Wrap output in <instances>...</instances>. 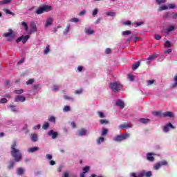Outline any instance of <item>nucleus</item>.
<instances>
[{
	"label": "nucleus",
	"instance_id": "obj_55",
	"mask_svg": "<svg viewBox=\"0 0 177 177\" xmlns=\"http://www.w3.org/2000/svg\"><path fill=\"white\" fill-rule=\"evenodd\" d=\"M154 82H155L154 80H148L147 81V85H153V84H154Z\"/></svg>",
	"mask_w": 177,
	"mask_h": 177
},
{
	"label": "nucleus",
	"instance_id": "obj_10",
	"mask_svg": "<svg viewBox=\"0 0 177 177\" xmlns=\"http://www.w3.org/2000/svg\"><path fill=\"white\" fill-rule=\"evenodd\" d=\"M162 117H169L170 118H174L175 117V115L173 112L167 111L162 113Z\"/></svg>",
	"mask_w": 177,
	"mask_h": 177
},
{
	"label": "nucleus",
	"instance_id": "obj_29",
	"mask_svg": "<svg viewBox=\"0 0 177 177\" xmlns=\"http://www.w3.org/2000/svg\"><path fill=\"white\" fill-rule=\"evenodd\" d=\"M104 142V137H100L98 139H97V145H100V143H103Z\"/></svg>",
	"mask_w": 177,
	"mask_h": 177
},
{
	"label": "nucleus",
	"instance_id": "obj_21",
	"mask_svg": "<svg viewBox=\"0 0 177 177\" xmlns=\"http://www.w3.org/2000/svg\"><path fill=\"white\" fill-rule=\"evenodd\" d=\"M177 87V73L174 76V83L171 84L170 88H176Z\"/></svg>",
	"mask_w": 177,
	"mask_h": 177
},
{
	"label": "nucleus",
	"instance_id": "obj_51",
	"mask_svg": "<svg viewBox=\"0 0 177 177\" xmlns=\"http://www.w3.org/2000/svg\"><path fill=\"white\" fill-rule=\"evenodd\" d=\"M48 128H49V123L48 122H45L43 125V129H48Z\"/></svg>",
	"mask_w": 177,
	"mask_h": 177
},
{
	"label": "nucleus",
	"instance_id": "obj_46",
	"mask_svg": "<svg viewBox=\"0 0 177 177\" xmlns=\"http://www.w3.org/2000/svg\"><path fill=\"white\" fill-rule=\"evenodd\" d=\"M159 164L160 165V167H162V165H168V162L162 160L161 162H159Z\"/></svg>",
	"mask_w": 177,
	"mask_h": 177
},
{
	"label": "nucleus",
	"instance_id": "obj_1",
	"mask_svg": "<svg viewBox=\"0 0 177 177\" xmlns=\"http://www.w3.org/2000/svg\"><path fill=\"white\" fill-rule=\"evenodd\" d=\"M16 141H14L11 145V155L15 158L16 162H19L21 160V153L20 150L16 149Z\"/></svg>",
	"mask_w": 177,
	"mask_h": 177
},
{
	"label": "nucleus",
	"instance_id": "obj_7",
	"mask_svg": "<svg viewBox=\"0 0 177 177\" xmlns=\"http://www.w3.org/2000/svg\"><path fill=\"white\" fill-rule=\"evenodd\" d=\"M29 38H30L29 35H25V36L22 35L20 37L17 39L16 42L19 43L22 41L23 44H26L27 41H28Z\"/></svg>",
	"mask_w": 177,
	"mask_h": 177
},
{
	"label": "nucleus",
	"instance_id": "obj_48",
	"mask_svg": "<svg viewBox=\"0 0 177 177\" xmlns=\"http://www.w3.org/2000/svg\"><path fill=\"white\" fill-rule=\"evenodd\" d=\"M100 122L102 124H109V120H100Z\"/></svg>",
	"mask_w": 177,
	"mask_h": 177
},
{
	"label": "nucleus",
	"instance_id": "obj_52",
	"mask_svg": "<svg viewBox=\"0 0 177 177\" xmlns=\"http://www.w3.org/2000/svg\"><path fill=\"white\" fill-rule=\"evenodd\" d=\"M98 12H99V10H97V8L94 9L93 11V16L95 17V16H96V15H97Z\"/></svg>",
	"mask_w": 177,
	"mask_h": 177
},
{
	"label": "nucleus",
	"instance_id": "obj_25",
	"mask_svg": "<svg viewBox=\"0 0 177 177\" xmlns=\"http://www.w3.org/2000/svg\"><path fill=\"white\" fill-rule=\"evenodd\" d=\"M10 2H12V0H1L0 1V5H8Z\"/></svg>",
	"mask_w": 177,
	"mask_h": 177
},
{
	"label": "nucleus",
	"instance_id": "obj_63",
	"mask_svg": "<svg viewBox=\"0 0 177 177\" xmlns=\"http://www.w3.org/2000/svg\"><path fill=\"white\" fill-rule=\"evenodd\" d=\"M171 16H172L173 19H177V14L176 13L171 14Z\"/></svg>",
	"mask_w": 177,
	"mask_h": 177
},
{
	"label": "nucleus",
	"instance_id": "obj_62",
	"mask_svg": "<svg viewBox=\"0 0 177 177\" xmlns=\"http://www.w3.org/2000/svg\"><path fill=\"white\" fill-rule=\"evenodd\" d=\"M10 109H11V111H17L16 110V106H10Z\"/></svg>",
	"mask_w": 177,
	"mask_h": 177
},
{
	"label": "nucleus",
	"instance_id": "obj_12",
	"mask_svg": "<svg viewBox=\"0 0 177 177\" xmlns=\"http://www.w3.org/2000/svg\"><path fill=\"white\" fill-rule=\"evenodd\" d=\"M15 102H26V97H24V95H17L15 97Z\"/></svg>",
	"mask_w": 177,
	"mask_h": 177
},
{
	"label": "nucleus",
	"instance_id": "obj_56",
	"mask_svg": "<svg viewBox=\"0 0 177 177\" xmlns=\"http://www.w3.org/2000/svg\"><path fill=\"white\" fill-rule=\"evenodd\" d=\"M75 93L76 95H81V93H82V89L76 90V91H75Z\"/></svg>",
	"mask_w": 177,
	"mask_h": 177
},
{
	"label": "nucleus",
	"instance_id": "obj_42",
	"mask_svg": "<svg viewBox=\"0 0 177 177\" xmlns=\"http://www.w3.org/2000/svg\"><path fill=\"white\" fill-rule=\"evenodd\" d=\"M23 92H24V91L23 89L15 91V93H16L17 95H21V93H23Z\"/></svg>",
	"mask_w": 177,
	"mask_h": 177
},
{
	"label": "nucleus",
	"instance_id": "obj_15",
	"mask_svg": "<svg viewBox=\"0 0 177 177\" xmlns=\"http://www.w3.org/2000/svg\"><path fill=\"white\" fill-rule=\"evenodd\" d=\"M84 32L87 35H92V34L95 32V30H93V29H91V28H86Z\"/></svg>",
	"mask_w": 177,
	"mask_h": 177
},
{
	"label": "nucleus",
	"instance_id": "obj_61",
	"mask_svg": "<svg viewBox=\"0 0 177 177\" xmlns=\"http://www.w3.org/2000/svg\"><path fill=\"white\" fill-rule=\"evenodd\" d=\"M40 129H41V124H37L33 127V129L35 130Z\"/></svg>",
	"mask_w": 177,
	"mask_h": 177
},
{
	"label": "nucleus",
	"instance_id": "obj_54",
	"mask_svg": "<svg viewBox=\"0 0 177 177\" xmlns=\"http://www.w3.org/2000/svg\"><path fill=\"white\" fill-rule=\"evenodd\" d=\"M0 103L1 104L8 103V100L6 98H1L0 100Z\"/></svg>",
	"mask_w": 177,
	"mask_h": 177
},
{
	"label": "nucleus",
	"instance_id": "obj_59",
	"mask_svg": "<svg viewBox=\"0 0 177 177\" xmlns=\"http://www.w3.org/2000/svg\"><path fill=\"white\" fill-rule=\"evenodd\" d=\"M123 24H124V26H131V21H126L123 23Z\"/></svg>",
	"mask_w": 177,
	"mask_h": 177
},
{
	"label": "nucleus",
	"instance_id": "obj_4",
	"mask_svg": "<svg viewBox=\"0 0 177 177\" xmlns=\"http://www.w3.org/2000/svg\"><path fill=\"white\" fill-rule=\"evenodd\" d=\"M152 173L151 171H142L140 173H131V176L132 177H143V176H146V177H150L151 176Z\"/></svg>",
	"mask_w": 177,
	"mask_h": 177
},
{
	"label": "nucleus",
	"instance_id": "obj_11",
	"mask_svg": "<svg viewBox=\"0 0 177 177\" xmlns=\"http://www.w3.org/2000/svg\"><path fill=\"white\" fill-rule=\"evenodd\" d=\"M30 32H37V24L35 22H30Z\"/></svg>",
	"mask_w": 177,
	"mask_h": 177
},
{
	"label": "nucleus",
	"instance_id": "obj_30",
	"mask_svg": "<svg viewBox=\"0 0 177 177\" xmlns=\"http://www.w3.org/2000/svg\"><path fill=\"white\" fill-rule=\"evenodd\" d=\"M48 121H50V122H53V124H55L56 122V118H55V116H50L48 118Z\"/></svg>",
	"mask_w": 177,
	"mask_h": 177
},
{
	"label": "nucleus",
	"instance_id": "obj_8",
	"mask_svg": "<svg viewBox=\"0 0 177 177\" xmlns=\"http://www.w3.org/2000/svg\"><path fill=\"white\" fill-rule=\"evenodd\" d=\"M53 24V19L51 17L48 18L46 20V22L44 24V28H48V27H50Z\"/></svg>",
	"mask_w": 177,
	"mask_h": 177
},
{
	"label": "nucleus",
	"instance_id": "obj_39",
	"mask_svg": "<svg viewBox=\"0 0 177 177\" xmlns=\"http://www.w3.org/2000/svg\"><path fill=\"white\" fill-rule=\"evenodd\" d=\"M26 85H32L34 84V79H30L26 82Z\"/></svg>",
	"mask_w": 177,
	"mask_h": 177
},
{
	"label": "nucleus",
	"instance_id": "obj_28",
	"mask_svg": "<svg viewBox=\"0 0 177 177\" xmlns=\"http://www.w3.org/2000/svg\"><path fill=\"white\" fill-rule=\"evenodd\" d=\"M21 26L23 28H24L25 31H28V25H27V23L23 21L21 22Z\"/></svg>",
	"mask_w": 177,
	"mask_h": 177
},
{
	"label": "nucleus",
	"instance_id": "obj_22",
	"mask_svg": "<svg viewBox=\"0 0 177 177\" xmlns=\"http://www.w3.org/2000/svg\"><path fill=\"white\" fill-rule=\"evenodd\" d=\"M139 66H140V62H137L136 63L133 64L131 68L133 71L137 70L139 68Z\"/></svg>",
	"mask_w": 177,
	"mask_h": 177
},
{
	"label": "nucleus",
	"instance_id": "obj_38",
	"mask_svg": "<svg viewBox=\"0 0 177 177\" xmlns=\"http://www.w3.org/2000/svg\"><path fill=\"white\" fill-rule=\"evenodd\" d=\"M165 48H171V41H166L165 43Z\"/></svg>",
	"mask_w": 177,
	"mask_h": 177
},
{
	"label": "nucleus",
	"instance_id": "obj_14",
	"mask_svg": "<svg viewBox=\"0 0 177 177\" xmlns=\"http://www.w3.org/2000/svg\"><path fill=\"white\" fill-rule=\"evenodd\" d=\"M174 30H175V26H170L167 28L165 29V34L166 35H168V34H169V32H171V31H174Z\"/></svg>",
	"mask_w": 177,
	"mask_h": 177
},
{
	"label": "nucleus",
	"instance_id": "obj_27",
	"mask_svg": "<svg viewBox=\"0 0 177 177\" xmlns=\"http://www.w3.org/2000/svg\"><path fill=\"white\" fill-rule=\"evenodd\" d=\"M3 12H4L6 15H11L12 16H14V15H15V13L12 12V11H10V10H9V9L4 8V9H3Z\"/></svg>",
	"mask_w": 177,
	"mask_h": 177
},
{
	"label": "nucleus",
	"instance_id": "obj_53",
	"mask_svg": "<svg viewBox=\"0 0 177 177\" xmlns=\"http://www.w3.org/2000/svg\"><path fill=\"white\" fill-rule=\"evenodd\" d=\"M131 34V31L126 30L122 32V35H129Z\"/></svg>",
	"mask_w": 177,
	"mask_h": 177
},
{
	"label": "nucleus",
	"instance_id": "obj_45",
	"mask_svg": "<svg viewBox=\"0 0 177 177\" xmlns=\"http://www.w3.org/2000/svg\"><path fill=\"white\" fill-rule=\"evenodd\" d=\"M71 21L72 23H78V21H80V19H78V18H72L71 19Z\"/></svg>",
	"mask_w": 177,
	"mask_h": 177
},
{
	"label": "nucleus",
	"instance_id": "obj_49",
	"mask_svg": "<svg viewBox=\"0 0 177 177\" xmlns=\"http://www.w3.org/2000/svg\"><path fill=\"white\" fill-rule=\"evenodd\" d=\"M169 9H175L176 8V6L175 4H169L167 5Z\"/></svg>",
	"mask_w": 177,
	"mask_h": 177
},
{
	"label": "nucleus",
	"instance_id": "obj_44",
	"mask_svg": "<svg viewBox=\"0 0 177 177\" xmlns=\"http://www.w3.org/2000/svg\"><path fill=\"white\" fill-rule=\"evenodd\" d=\"M107 16H111V17H114L115 16V12H108L106 13Z\"/></svg>",
	"mask_w": 177,
	"mask_h": 177
},
{
	"label": "nucleus",
	"instance_id": "obj_47",
	"mask_svg": "<svg viewBox=\"0 0 177 177\" xmlns=\"http://www.w3.org/2000/svg\"><path fill=\"white\" fill-rule=\"evenodd\" d=\"M156 2L158 5H161V3H165L167 0H156Z\"/></svg>",
	"mask_w": 177,
	"mask_h": 177
},
{
	"label": "nucleus",
	"instance_id": "obj_31",
	"mask_svg": "<svg viewBox=\"0 0 177 177\" xmlns=\"http://www.w3.org/2000/svg\"><path fill=\"white\" fill-rule=\"evenodd\" d=\"M70 27H71V25L68 24L64 32V35H67V32H68L70 31Z\"/></svg>",
	"mask_w": 177,
	"mask_h": 177
},
{
	"label": "nucleus",
	"instance_id": "obj_18",
	"mask_svg": "<svg viewBox=\"0 0 177 177\" xmlns=\"http://www.w3.org/2000/svg\"><path fill=\"white\" fill-rule=\"evenodd\" d=\"M86 135V130L85 129H82L78 131L77 136H84Z\"/></svg>",
	"mask_w": 177,
	"mask_h": 177
},
{
	"label": "nucleus",
	"instance_id": "obj_36",
	"mask_svg": "<svg viewBox=\"0 0 177 177\" xmlns=\"http://www.w3.org/2000/svg\"><path fill=\"white\" fill-rule=\"evenodd\" d=\"M127 80H129V81H133V80H135V76L132 75H127Z\"/></svg>",
	"mask_w": 177,
	"mask_h": 177
},
{
	"label": "nucleus",
	"instance_id": "obj_2",
	"mask_svg": "<svg viewBox=\"0 0 177 177\" xmlns=\"http://www.w3.org/2000/svg\"><path fill=\"white\" fill-rule=\"evenodd\" d=\"M3 37L8 38L7 41L12 42V41H13V39H15L16 37V32L13 31L12 29H9L8 32L3 34Z\"/></svg>",
	"mask_w": 177,
	"mask_h": 177
},
{
	"label": "nucleus",
	"instance_id": "obj_5",
	"mask_svg": "<svg viewBox=\"0 0 177 177\" xmlns=\"http://www.w3.org/2000/svg\"><path fill=\"white\" fill-rule=\"evenodd\" d=\"M50 10H52V6H44L37 9L35 13H37V15H42V13H45V12H50Z\"/></svg>",
	"mask_w": 177,
	"mask_h": 177
},
{
	"label": "nucleus",
	"instance_id": "obj_13",
	"mask_svg": "<svg viewBox=\"0 0 177 177\" xmlns=\"http://www.w3.org/2000/svg\"><path fill=\"white\" fill-rule=\"evenodd\" d=\"M154 153H147V160H148V161H154Z\"/></svg>",
	"mask_w": 177,
	"mask_h": 177
},
{
	"label": "nucleus",
	"instance_id": "obj_33",
	"mask_svg": "<svg viewBox=\"0 0 177 177\" xmlns=\"http://www.w3.org/2000/svg\"><path fill=\"white\" fill-rule=\"evenodd\" d=\"M160 167H161V165L160 164V162H158L153 165V169H156V171H157L160 169Z\"/></svg>",
	"mask_w": 177,
	"mask_h": 177
},
{
	"label": "nucleus",
	"instance_id": "obj_20",
	"mask_svg": "<svg viewBox=\"0 0 177 177\" xmlns=\"http://www.w3.org/2000/svg\"><path fill=\"white\" fill-rule=\"evenodd\" d=\"M127 128H132L131 124H126L120 126V129H127Z\"/></svg>",
	"mask_w": 177,
	"mask_h": 177
},
{
	"label": "nucleus",
	"instance_id": "obj_26",
	"mask_svg": "<svg viewBox=\"0 0 177 177\" xmlns=\"http://www.w3.org/2000/svg\"><path fill=\"white\" fill-rule=\"evenodd\" d=\"M50 52V47L49 45H47L44 51V55H48Z\"/></svg>",
	"mask_w": 177,
	"mask_h": 177
},
{
	"label": "nucleus",
	"instance_id": "obj_35",
	"mask_svg": "<svg viewBox=\"0 0 177 177\" xmlns=\"http://www.w3.org/2000/svg\"><path fill=\"white\" fill-rule=\"evenodd\" d=\"M97 114L99 115L100 118H104L105 115H104V113L102 112V111H98L97 113Z\"/></svg>",
	"mask_w": 177,
	"mask_h": 177
},
{
	"label": "nucleus",
	"instance_id": "obj_32",
	"mask_svg": "<svg viewBox=\"0 0 177 177\" xmlns=\"http://www.w3.org/2000/svg\"><path fill=\"white\" fill-rule=\"evenodd\" d=\"M24 169H23V168H19L17 170V175H22V174H24Z\"/></svg>",
	"mask_w": 177,
	"mask_h": 177
},
{
	"label": "nucleus",
	"instance_id": "obj_57",
	"mask_svg": "<svg viewBox=\"0 0 177 177\" xmlns=\"http://www.w3.org/2000/svg\"><path fill=\"white\" fill-rule=\"evenodd\" d=\"M85 13H86V10H82V11L79 13V16H84V15H85Z\"/></svg>",
	"mask_w": 177,
	"mask_h": 177
},
{
	"label": "nucleus",
	"instance_id": "obj_24",
	"mask_svg": "<svg viewBox=\"0 0 177 177\" xmlns=\"http://www.w3.org/2000/svg\"><path fill=\"white\" fill-rule=\"evenodd\" d=\"M139 122H140L141 124H147L148 122H150V120L146 118H141L139 120Z\"/></svg>",
	"mask_w": 177,
	"mask_h": 177
},
{
	"label": "nucleus",
	"instance_id": "obj_37",
	"mask_svg": "<svg viewBox=\"0 0 177 177\" xmlns=\"http://www.w3.org/2000/svg\"><path fill=\"white\" fill-rule=\"evenodd\" d=\"M70 110H71V108H70V106H65L64 107V109H63V111H64V113H67V112L70 111Z\"/></svg>",
	"mask_w": 177,
	"mask_h": 177
},
{
	"label": "nucleus",
	"instance_id": "obj_6",
	"mask_svg": "<svg viewBox=\"0 0 177 177\" xmlns=\"http://www.w3.org/2000/svg\"><path fill=\"white\" fill-rule=\"evenodd\" d=\"M130 134L127 133L125 134H120L119 136H115L113 138L114 142H122V140H125L129 138Z\"/></svg>",
	"mask_w": 177,
	"mask_h": 177
},
{
	"label": "nucleus",
	"instance_id": "obj_23",
	"mask_svg": "<svg viewBox=\"0 0 177 177\" xmlns=\"http://www.w3.org/2000/svg\"><path fill=\"white\" fill-rule=\"evenodd\" d=\"M31 141L32 142H38V135L31 134Z\"/></svg>",
	"mask_w": 177,
	"mask_h": 177
},
{
	"label": "nucleus",
	"instance_id": "obj_60",
	"mask_svg": "<svg viewBox=\"0 0 177 177\" xmlns=\"http://www.w3.org/2000/svg\"><path fill=\"white\" fill-rule=\"evenodd\" d=\"M161 38V35H155V39L157 41H160V39Z\"/></svg>",
	"mask_w": 177,
	"mask_h": 177
},
{
	"label": "nucleus",
	"instance_id": "obj_17",
	"mask_svg": "<svg viewBox=\"0 0 177 177\" xmlns=\"http://www.w3.org/2000/svg\"><path fill=\"white\" fill-rule=\"evenodd\" d=\"M116 106H118V107H120V109H124L125 104L124 103V102H122V100H118L116 102Z\"/></svg>",
	"mask_w": 177,
	"mask_h": 177
},
{
	"label": "nucleus",
	"instance_id": "obj_43",
	"mask_svg": "<svg viewBox=\"0 0 177 177\" xmlns=\"http://www.w3.org/2000/svg\"><path fill=\"white\" fill-rule=\"evenodd\" d=\"M157 57V55H150L148 58L147 60H154V59H156Z\"/></svg>",
	"mask_w": 177,
	"mask_h": 177
},
{
	"label": "nucleus",
	"instance_id": "obj_40",
	"mask_svg": "<svg viewBox=\"0 0 177 177\" xmlns=\"http://www.w3.org/2000/svg\"><path fill=\"white\" fill-rule=\"evenodd\" d=\"M107 132H109V130H107V129H102V136H104V135H107Z\"/></svg>",
	"mask_w": 177,
	"mask_h": 177
},
{
	"label": "nucleus",
	"instance_id": "obj_9",
	"mask_svg": "<svg viewBox=\"0 0 177 177\" xmlns=\"http://www.w3.org/2000/svg\"><path fill=\"white\" fill-rule=\"evenodd\" d=\"M171 129H175V127H174V125H172L171 123L165 125L163 127V132H169V129H171Z\"/></svg>",
	"mask_w": 177,
	"mask_h": 177
},
{
	"label": "nucleus",
	"instance_id": "obj_41",
	"mask_svg": "<svg viewBox=\"0 0 177 177\" xmlns=\"http://www.w3.org/2000/svg\"><path fill=\"white\" fill-rule=\"evenodd\" d=\"M59 88H60V86L58 85H54L53 87V92H57V91H59Z\"/></svg>",
	"mask_w": 177,
	"mask_h": 177
},
{
	"label": "nucleus",
	"instance_id": "obj_58",
	"mask_svg": "<svg viewBox=\"0 0 177 177\" xmlns=\"http://www.w3.org/2000/svg\"><path fill=\"white\" fill-rule=\"evenodd\" d=\"M14 166H15V162L11 161L10 162V165L8 166V168L11 169V168H13Z\"/></svg>",
	"mask_w": 177,
	"mask_h": 177
},
{
	"label": "nucleus",
	"instance_id": "obj_50",
	"mask_svg": "<svg viewBox=\"0 0 177 177\" xmlns=\"http://www.w3.org/2000/svg\"><path fill=\"white\" fill-rule=\"evenodd\" d=\"M88 171H89V167L88 166H86V167L83 168V173L84 174H86V172H88Z\"/></svg>",
	"mask_w": 177,
	"mask_h": 177
},
{
	"label": "nucleus",
	"instance_id": "obj_16",
	"mask_svg": "<svg viewBox=\"0 0 177 177\" xmlns=\"http://www.w3.org/2000/svg\"><path fill=\"white\" fill-rule=\"evenodd\" d=\"M48 134L49 136H52V139H56L57 138V132L53 131V130L48 131Z\"/></svg>",
	"mask_w": 177,
	"mask_h": 177
},
{
	"label": "nucleus",
	"instance_id": "obj_34",
	"mask_svg": "<svg viewBox=\"0 0 177 177\" xmlns=\"http://www.w3.org/2000/svg\"><path fill=\"white\" fill-rule=\"evenodd\" d=\"M168 9V6H162L159 8V11L161 12V10H167Z\"/></svg>",
	"mask_w": 177,
	"mask_h": 177
},
{
	"label": "nucleus",
	"instance_id": "obj_19",
	"mask_svg": "<svg viewBox=\"0 0 177 177\" xmlns=\"http://www.w3.org/2000/svg\"><path fill=\"white\" fill-rule=\"evenodd\" d=\"M38 150H39V148L38 147H33L29 148L28 149V152L35 153V151H38Z\"/></svg>",
	"mask_w": 177,
	"mask_h": 177
},
{
	"label": "nucleus",
	"instance_id": "obj_64",
	"mask_svg": "<svg viewBox=\"0 0 177 177\" xmlns=\"http://www.w3.org/2000/svg\"><path fill=\"white\" fill-rule=\"evenodd\" d=\"M62 177H68V172H64Z\"/></svg>",
	"mask_w": 177,
	"mask_h": 177
},
{
	"label": "nucleus",
	"instance_id": "obj_3",
	"mask_svg": "<svg viewBox=\"0 0 177 177\" xmlns=\"http://www.w3.org/2000/svg\"><path fill=\"white\" fill-rule=\"evenodd\" d=\"M109 87L113 92H118L122 89V85H121V84L118 82L111 83Z\"/></svg>",
	"mask_w": 177,
	"mask_h": 177
}]
</instances>
